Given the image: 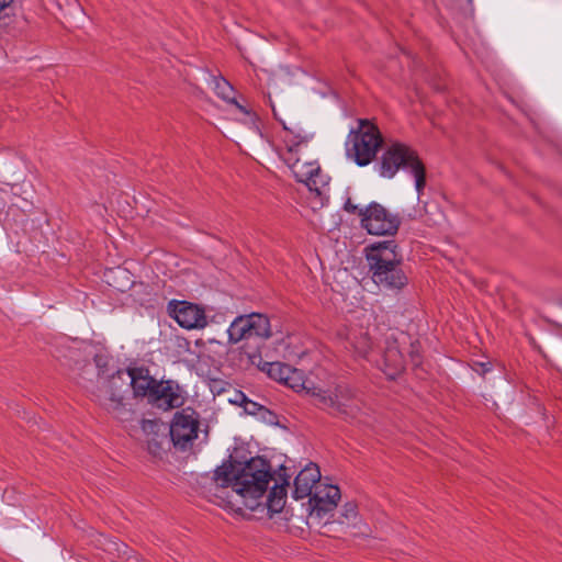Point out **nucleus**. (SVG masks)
I'll use <instances>...</instances> for the list:
<instances>
[{
  "label": "nucleus",
  "instance_id": "obj_1",
  "mask_svg": "<svg viewBox=\"0 0 562 562\" xmlns=\"http://www.w3.org/2000/svg\"><path fill=\"white\" fill-rule=\"evenodd\" d=\"M274 117L282 125V131L272 146L278 156L292 170L299 182L308 190L307 203L313 211L324 207L329 201V177L325 175L316 161L301 162V154L307 147L313 134L303 127L295 117L282 119L271 104Z\"/></svg>",
  "mask_w": 562,
  "mask_h": 562
},
{
  "label": "nucleus",
  "instance_id": "obj_2",
  "mask_svg": "<svg viewBox=\"0 0 562 562\" xmlns=\"http://www.w3.org/2000/svg\"><path fill=\"white\" fill-rule=\"evenodd\" d=\"M271 479V467L261 457L251 458L246 463L225 462L213 474L216 488L232 487L228 506L235 512H240L243 507L255 510Z\"/></svg>",
  "mask_w": 562,
  "mask_h": 562
},
{
  "label": "nucleus",
  "instance_id": "obj_3",
  "mask_svg": "<svg viewBox=\"0 0 562 562\" xmlns=\"http://www.w3.org/2000/svg\"><path fill=\"white\" fill-rule=\"evenodd\" d=\"M283 384L295 392H304L313 398L317 407L329 414L347 420L357 419L360 415V403L348 385L338 384L328 389L316 386L305 379L303 371L293 367H291V372L286 373Z\"/></svg>",
  "mask_w": 562,
  "mask_h": 562
},
{
  "label": "nucleus",
  "instance_id": "obj_4",
  "mask_svg": "<svg viewBox=\"0 0 562 562\" xmlns=\"http://www.w3.org/2000/svg\"><path fill=\"white\" fill-rule=\"evenodd\" d=\"M396 249L397 245L394 240L374 243L366 248L372 281L387 290H401L408 282L401 267L402 258Z\"/></svg>",
  "mask_w": 562,
  "mask_h": 562
},
{
  "label": "nucleus",
  "instance_id": "obj_5",
  "mask_svg": "<svg viewBox=\"0 0 562 562\" xmlns=\"http://www.w3.org/2000/svg\"><path fill=\"white\" fill-rule=\"evenodd\" d=\"M381 177L392 179L398 170L409 173L415 181L417 199L420 200L426 187V169L418 154L409 146L393 142L389 144L376 165Z\"/></svg>",
  "mask_w": 562,
  "mask_h": 562
},
{
  "label": "nucleus",
  "instance_id": "obj_6",
  "mask_svg": "<svg viewBox=\"0 0 562 562\" xmlns=\"http://www.w3.org/2000/svg\"><path fill=\"white\" fill-rule=\"evenodd\" d=\"M346 348L360 358H366L375 361L379 368L390 379H394L404 369V357L400 350L398 344L395 339L387 338L385 340V347L382 355V362H378L376 359L371 357V341L368 336V331L363 328H351L346 334Z\"/></svg>",
  "mask_w": 562,
  "mask_h": 562
},
{
  "label": "nucleus",
  "instance_id": "obj_7",
  "mask_svg": "<svg viewBox=\"0 0 562 562\" xmlns=\"http://www.w3.org/2000/svg\"><path fill=\"white\" fill-rule=\"evenodd\" d=\"M227 335L228 341L232 344L245 341L243 346L244 355L245 349L255 351L257 346L261 351L263 342L272 335L270 319L267 315L260 313L239 315L231 323Z\"/></svg>",
  "mask_w": 562,
  "mask_h": 562
},
{
  "label": "nucleus",
  "instance_id": "obj_8",
  "mask_svg": "<svg viewBox=\"0 0 562 562\" xmlns=\"http://www.w3.org/2000/svg\"><path fill=\"white\" fill-rule=\"evenodd\" d=\"M382 145V135L375 124L366 119L358 121V126L350 130L345 147L347 156L358 166L369 165Z\"/></svg>",
  "mask_w": 562,
  "mask_h": 562
},
{
  "label": "nucleus",
  "instance_id": "obj_9",
  "mask_svg": "<svg viewBox=\"0 0 562 562\" xmlns=\"http://www.w3.org/2000/svg\"><path fill=\"white\" fill-rule=\"evenodd\" d=\"M95 362L99 368L97 397L109 412L120 417L124 409L123 392L128 385V370H116L111 374H105L101 358H95Z\"/></svg>",
  "mask_w": 562,
  "mask_h": 562
},
{
  "label": "nucleus",
  "instance_id": "obj_10",
  "mask_svg": "<svg viewBox=\"0 0 562 562\" xmlns=\"http://www.w3.org/2000/svg\"><path fill=\"white\" fill-rule=\"evenodd\" d=\"M340 497V490L337 485L318 483L310 496L308 520L311 526L325 527L329 524Z\"/></svg>",
  "mask_w": 562,
  "mask_h": 562
},
{
  "label": "nucleus",
  "instance_id": "obj_11",
  "mask_svg": "<svg viewBox=\"0 0 562 562\" xmlns=\"http://www.w3.org/2000/svg\"><path fill=\"white\" fill-rule=\"evenodd\" d=\"M401 220L384 206L372 202L364 206L361 226L371 235H394L398 231Z\"/></svg>",
  "mask_w": 562,
  "mask_h": 562
},
{
  "label": "nucleus",
  "instance_id": "obj_12",
  "mask_svg": "<svg viewBox=\"0 0 562 562\" xmlns=\"http://www.w3.org/2000/svg\"><path fill=\"white\" fill-rule=\"evenodd\" d=\"M199 415L191 408L175 414L170 424V437L175 447L186 450L198 438Z\"/></svg>",
  "mask_w": 562,
  "mask_h": 562
},
{
  "label": "nucleus",
  "instance_id": "obj_13",
  "mask_svg": "<svg viewBox=\"0 0 562 562\" xmlns=\"http://www.w3.org/2000/svg\"><path fill=\"white\" fill-rule=\"evenodd\" d=\"M184 401V392L177 382L161 380L157 382L148 403L159 409L170 411L182 406Z\"/></svg>",
  "mask_w": 562,
  "mask_h": 562
},
{
  "label": "nucleus",
  "instance_id": "obj_14",
  "mask_svg": "<svg viewBox=\"0 0 562 562\" xmlns=\"http://www.w3.org/2000/svg\"><path fill=\"white\" fill-rule=\"evenodd\" d=\"M170 316L186 329H201L207 325L202 307L186 301H173L168 306Z\"/></svg>",
  "mask_w": 562,
  "mask_h": 562
},
{
  "label": "nucleus",
  "instance_id": "obj_15",
  "mask_svg": "<svg viewBox=\"0 0 562 562\" xmlns=\"http://www.w3.org/2000/svg\"><path fill=\"white\" fill-rule=\"evenodd\" d=\"M321 471L315 463L307 464L294 480L293 497L302 499L311 496L315 486L321 483Z\"/></svg>",
  "mask_w": 562,
  "mask_h": 562
},
{
  "label": "nucleus",
  "instance_id": "obj_16",
  "mask_svg": "<svg viewBox=\"0 0 562 562\" xmlns=\"http://www.w3.org/2000/svg\"><path fill=\"white\" fill-rule=\"evenodd\" d=\"M245 356L248 359V362L252 366H256L261 371L266 372L269 378L283 383L286 373L291 372V366L282 363V362H266L262 360L261 351L259 350V346L255 351H248L245 349Z\"/></svg>",
  "mask_w": 562,
  "mask_h": 562
},
{
  "label": "nucleus",
  "instance_id": "obj_17",
  "mask_svg": "<svg viewBox=\"0 0 562 562\" xmlns=\"http://www.w3.org/2000/svg\"><path fill=\"white\" fill-rule=\"evenodd\" d=\"M127 370L128 385L132 387L134 396L149 400L158 381L149 374L148 369L140 367Z\"/></svg>",
  "mask_w": 562,
  "mask_h": 562
},
{
  "label": "nucleus",
  "instance_id": "obj_18",
  "mask_svg": "<svg viewBox=\"0 0 562 562\" xmlns=\"http://www.w3.org/2000/svg\"><path fill=\"white\" fill-rule=\"evenodd\" d=\"M211 85L220 98L233 103L241 113L252 119V114L234 99V88L225 78L211 76Z\"/></svg>",
  "mask_w": 562,
  "mask_h": 562
},
{
  "label": "nucleus",
  "instance_id": "obj_19",
  "mask_svg": "<svg viewBox=\"0 0 562 562\" xmlns=\"http://www.w3.org/2000/svg\"><path fill=\"white\" fill-rule=\"evenodd\" d=\"M286 491L284 485H274L267 497L266 506L271 514L282 510L285 504Z\"/></svg>",
  "mask_w": 562,
  "mask_h": 562
},
{
  "label": "nucleus",
  "instance_id": "obj_20",
  "mask_svg": "<svg viewBox=\"0 0 562 562\" xmlns=\"http://www.w3.org/2000/svg\"><path fill=\"white\" fill-rule=\"evenodd\" d=\"M340 515L347 522H353L358 517L357 505L355 503H346Z\"/></svg>",
  "mask_w": 562,
  "mask_h": 562
},
{
  "label": "nucleus",
  "instance_id": "obj_21",
  "mask_svg": "<svg viewBox=\"0 0 562 562\" xmlns=\"http://www.w3.org/2000/svg\"><path fill=\"white\" fill-rule=\"evenodd\" d=\"M344 210L352 215H358L360 220L362 218L364 206H360L356 204L351 198H348L344 203Z\"/></svg>",
  "mask_w": 562,
  "mask_h": 562
},
{
  "label": "nucleus",
  "instance_id": "obj_22",
  "mask_svg": "<svg viewBox=\"0 0 562 562\" xmlns=\"http://www.w3.org/2000/svg\"><path fill=\"white\" fill-rule=\"evenodd\" d=\"M244 408H245L246 413H248L250 415H257L260 412H263V413L268 412L263 406H261L258 403L250 401V400L244 401Z\"/></svg>",
  "mask_w": 562,
  "mask_h": 562
},
{
  "label": "nucleus",
  "instance_id": "obj_23",
  "mask_svg": "<svg viewBox=\"0 0 562 562\" xmlns=\"http://www.w3.org/2000/svg\"><path fill=\"white\" fill-rule=\"evenodd\" d=\"M155 427V423L154 422H150V420H143V429L144 430H147L148 428H154Z\"/></svg>",
  "mask_w": 562,
  "mask_h": 562
},
{
  "label": "nucleus",
  "instance_id": "obj_24",
  "mask_svg": "<svg viewBox=\"0 0 562 562\" xmlns=\"http://www.w3.org/2000/svg\"><path fill=\"white\" fill-rule=\"evenodd\" d=\"M13 0H0V11L7 8Z\"/></svg>",
  "mask_w": 562,
  "mask_h": 562
},
{
  "label": "nucleus",
  "instance_id": "obj_25",
  "mask_svg": "<svg viewBox=\"0 0 562 562\" xmlns=\"http://www.w3.org/2000/svg\"><path fill=\"white\" fill-rule=\"evenodd\" d=\"M480 366L482 368V373L488 372L491 370L488 363H480Z\"/></svg>",
  "mask_w": 562,
  "mask_h": 562
},
{
  "label": "nucleus",
  "instance_id": "obj_26",
  "mask_svg": "<svg viewBox=\"0 0 562 562\" xmlns=\"http://www.w3.org/2000/svg\"><path fill=\"white\" fill-rule=\"evenodd\" d=\"M411 357H412V361H413L415 364H417V363L419 362V357H418V355H417V353L412 352Z\"/></svg>",
  "mask_w": 562,
  "mask_h": 562
},
{
  "label": "nucleus",
  "instance_id": "obj_27",
  "mask_svg": "<svg viewBox=\"0 0 562 562\" xmlns=\"http://www.w3.org/2000/svg\"><path fill=\"white\" fill-rule=\"evenodd\" d=\"M111 274H126V271L117 269L116 271H111Z\"/></svg>",
  "mask_w": 562,
  "mask_h": 562
}]
</instances>
